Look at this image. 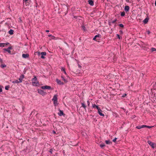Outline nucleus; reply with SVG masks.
Masks as SVG:
<instances>
[{
  "mask_svg": "<svg viewBox=\"0 0 156 156\" xmlns=\"http://www.w3.org/2000/svg\"><path fill=\"white\" fill-rule=\"evenodd\" d=\"M147 33L148 34H149L150 33V32L149 30H148L147 31Z\"/></svg>",
  "mask_w": 156,
  "mask_h": 156,
  "instance_id": "nucleus-47",
  "label": "nucleus"
},
{
  "mask_svg": "<svg viewBox=\"0 0 156 156\" xmlns=\"http://www.w3.org/2000/svg\"><path fill=\"white\" fill-rule=\"evenodd\" d=\"M13 32H14V31L13 30H12V29H10L9 31V33L10 35H12L13 34Z\"/></svg>",
  "mask_w": 156,
  "mask_h": 156,
  "instance_id": "nucleus-20",
  "label": "nucleus"
},
{
  "mask_svg": "<svg viewBox=\"0 0 156 156\" xmlns=\"http://www.w3.org/2000/svg\"><path fill=\"white\" fill-rule=\"evenodd\" d=\"M37 53V55H41V53L39 51H37L36 52Z\"/></svg>",
  "mask_w": 156,
  "mask_h": 156,
  "instance_id": "nucleus-43",
  "label": "nucleus"
},
{
  "mask_svg": "<svg viewBox=\"0 0 156 156\" xmlns=\"http://www.w3.org/2000/svg\"><path fill=\"white\" fill-rule=\"evenodd\" d=\"M24 77V75L23 74L22 75L20 76V78H19V82L21 83L22 82L23 79Z\"/></svg>",
  "mask_w": 156,
  "mask_h": 156,
  "instance_id": "nucleus-10",
  "label": "nucleus"
},
{
  "mask_svg": "<svg viewBox=\"0 0 156 156\" xmlns=\"http://www.w3.org/2000/svg\"><path fill=\"white\" fill-rule=\"evenodd\" d=\"M9 87H10L9 86V85H7V86H6L5 87V89L6 90H9Z\"/></svg>",
  "mask_w": 156,
  "mask_h": 156,
  "instance_id": "nucleus-29",
  "label": "nucleus"
},
{
  "mask_svg": "<svg viewBox=\"0 0 156 156\" xmlns=\"http://www.w3.org/2000/svg\"><path fill=\"white\" fill-rule=\"evenodd\" d=\"M151 50L152 52L154 51H156V48H151Z\"/></svg>",
  "mask_w": 156,
  "mask_h": 156,
  "instance_id": "nucleus-31",
  "label": "nucleus"
},
{
  "mask_svg": "<svg viewBox=\"0 0 156 156\" xmlns=\"http://www.w3.org/2000/svg\"><path fill=\"white\" fill-rule=\"evenodd\" d=\"M92 107L94 108H96L97 109L100 108L98 106L96 105L95 104L92 105Z\"/></svg>",
  "mask_w": 156,
  "mask_h": 156,
  "instance_id": "nucleus-21",
  "label": "nucleus"
},
{
  "mask_svg": "<svg viewBox=\"0 0 156 156\" xmlns=\"http://www.w3.org/2000/svg\"><path fill=\"white\" fill-rule=\"evenodd\" d=\"M48 37H51V39H54L55 38V36L52 35L51 34L48 35Z\"/></svg>",
  "mask_w": 156,
  "mask_h": 156,
  "instance_id": "nucleus-27",
  "label": "nucleus"
},
{
  "mask_svg": "<svg viewBox=\"0 0 156 156\" xmlns=\"http://www.w3.org/2000/svg\"><path fill=\"white\" fill-rule=\"evenodd\" d=\"M129 6H127V5H126L125 6V8H124V10L125 11L127 12H128V11H129Z\"/></svg>",
  "mask_w": 156,
  "mask_h": 156,
  "instance_id": "nucleus-14",
  "label": "nucleus"
},
{
  "mask_svg": "<svg viewBox=\"0 0 156 156\" xmlns=\"http://www.w3.org/2000/svg\"><path fill=\"white\" fill-rule=\"evenodd\" d=\"M87 103L88 105V106H89V105H90V102H89V101H87Z\"/></svg>",
  "mask_w": 156,
  "mask_h": 156,
  "instance_id": "nucleus-46",
  "label": "nucleus"
},
{
  "mask_svg": "<svg viewBox=\"0 0 156 156\" xmlns=\"http://www.w3.org/2000/svg\"><path fill=\"white\" fill-rule=\"evenodd\" d=\"M101 35L100 34H98V35H97L94 36V38L93 39V40L98 41V40L96 38L98 37L101 38Z\"/></svg>",
  "mask_w": 156,
  "mask_h": 156,
  "instance_id": "nucleus-5",
  "label": "nucleus"
},
{
  "mask_svg": "<svg viewBox=\"0 0 156 156\" xmlns=\"http://www.w3.org/2000/svg\"><path fill=\"white\" fill-rule=\"evenodd\" d=\"M57 100H58L57 95L56 94H55L53 98L52 99V101H56Z\"/></svg>",
  "mask_w": 156,
  "mask_h": 156,
  "instance_id": "nucleus-13",
  "label": "nucleus"
},
{
  "mask_svg": "<svg viewBox=\"0 0 156 156\" xmlns=\"http://www.w3.org/2000/svg\"><path fill=\"white\" fill-rule=\"evenodd\" d=\"M67 65H68V62H67Z\"/></svg>",
  "mask_w": 156,
  "mask_h": 156,
  "instance_id": "nucleus-54",
  "label": "nucleus"
},
{
  "mask_svg": "<svg viewBox=\"0 0 156 156\" xmlns=\"http://www.w3.org/2000/svg\"><path fill=\"white\" fill-rule=\"evenodd\" d=\"M0 62H1L2 63L3 62L2 59L0 58Z\"/></svg>",
  "mask_w": 156,
  "mask_h": 156,
  "instance_id": "nucleus-44",
  "label": "nucleus"
},
{
  "mask_svg": "<svg viewBox=\"0 0 156 156\" xmlns=\"http://www.w3.org/2000/svg\"><path fill=\"white\" fill-rule=\"evenodd\" d=\"M145 126V125H143L142 126H137L136 127V128L137 129H140L141 128H144Z\"/></svg>",
  "mask_w": 156,
  "mask_h": 156,
  "instance_id": "nucleus-15",
  "label": "nucleus"
},
{
  "mask_svg": "<svg viewBox=\"0 0 156 156\" xmlns=\"http://www.w3.org/2000/svg\"><path fill=\"white\" fill-rule=\"evenodd\" d=\"M0 66L2 68H4L6 67V65H5V64H2Z\"/></svg>",
  "mask_w": 156,
  "mask_h": 156,
  "instance_id": "nucleus-22",
  "label": "nucleus"
},
{
  "mask_svg": "<svg viewBox=\"0 0 156 156\" xmlns=\"http://www.w3.org/2000/svg\"><path fill=\"white\" fill-rule=\"evenodd\" d=\"M4 43V44H5V45H4V47L5 46H6V45H9L10 44L9 43H8V42H7L6 43Z\"/></svg>",
  "mask_w": 156,
  "mask_h": 156,
  "instance_id": "nucleus-36",
  "label": "nucleus"
},
{
  "mask_svg": "<svg viewBox=\"0 0 156 156\" xmlns=\"http://www.w3.org/2000/svg\"><path fill=\"white\" fill-rule=\"evenodd\" d=\"M105 142L106 144H108L112 143V142L110 140H106L105 141Z\"/></svg>",
  "mask_w": 156,
  "mask_h": 156,
  "instance_id": "nucleus-26",
  "label": "nucleus"
},
{
  "mask_svg": "<svg viewBox=\"0 0 156 156\" xmlns=\"http://www.w3.org/2000/svg\"><path fill=\"white\" fill-rule=\"evenodd\" d=\"M7 48L10 50L12 49V46L9 47Z\"/></svg>",
  "mask_w": 156,
  "mask_h": 156,
  "instance_id": "nucleus-40",
  "label": "nucleus"
},
{
  "mask_svg": "<svg viewBox=\"0 0 156 156\" xmlns=\"http://www.w3.org/2000/svg\"><path fill=\"white\" fill-rule=\"evenodd\" d=\"M41 58L43 59L45 58V57L44 56H45L46 55V53L45 52H41Z\"/></svg>",
  "mask_w": 156,
  "mask_h": 156,
  "instance_id": "nucleus-8",
  "label": "nucleus"
},
{
  "mask_svg": "<svg viewBox=\"0 0 156 156\" xmlns=\"http://www.w3.org/2000/svg\"><path fill=\"white\" fill-rule=\"evenodd\" d=\"M41 88L43 89L50 90L51 89V86L47 85L42 86L41 87Z\"/></svg>",
  "mask_w": 156,
  "mask_h": 156,
  "instance_id": "nucleus-3",
  "label": "nucleus"
},
{
  "mask_svg": "<svg viewBox=\"0 0 156 156\" xmlns=\"http://www.w3.org/2000/svg\"><path fill=\"white\" fill-rule=\"evenodd\" d=\"M61 71H63L64 72V73L65 74H66V75H67V73L66 72V71H65V69L64 68L62 67L61 69Z\"/></svg>",
  "mask_w": 156,
  "mask_h": 156,
  "instance_id": "nucleus-23",
  "label": "nucleus"
},
{
  "mask_svg": "<svg viewBox=\"0 0 156 156\" xmlns=\"http://www.w3.org/2000/svg\"><path fill=\"white\" fill-rule=\"evenodd\" d=\"M155 6H156V1H155Z\"/></svg>",
  "mask_w": 156,
  "mask_h": 156,
  "instance_id": "nucleus-51",
  "label": "nucleus"
},
{
  "mask_svg": "<svg viewBox=\"0 0 156 156\" xmlns=\"http://www.w3.org/2000/svg\"><path fill=\"white\" fill-rule=\"evenodd\" d=\"M52 149H50L49 151V152L50 153H51V154H52Z\"/></svg>",
  "mask_w": 156,
  "mask_h": 156,
  "instance_id": "nucleus-41",
  "label": "nucleus"
},
{
  "mask_svg": "<svg viewBox=\"0 0 156 156\" xmlns=\"http://www.w3.org/2000/svg\"><path fill=\"white\" fill-rule=\"evenodd\" d=\"M53 133H55V131H53Z\"/></svg>",
  "mask_w": 156,
  "mask_h": 156,
  "instance_id": "nucleus-52",
  "label": "nucleus"
},
{
  "mask_svg": "<svg viewBox=\"0 0 156 156\" xmlns=\"http://www.w3.org/2000/svg\"><path fill=\"white\" fill-rule=\"evenodd\" d=\"M82 28L83 30L84 31H85L87 30L86 29V27L84 26H82Z\"/></svg>",
  "mask_w": 156,
  "mask_h": 156,
  "instance_id": "nucleus-32",
  "label": "nucleus"
},
{
  "mask_svg": "<svg viewBox=\"0 0 156 156\" xmlns=\"http://www.w3.org/2000/svg\"><path fill=\"white\" fill-rule=\"evenodd\" d=\"M116 36L119 39H122V37H120L119 34H117Z\"/></svg>",
  "mask_w": 156,
  "mask_h": 156,
  "instance_id": "nucleus-34",
  "label": "nucleus"
},
{
  "mask_svg": "<svg viewBox=\"0 0 156 156\" xmlns=\"http://www.w3.org/2000/svg\"><path fill=\"white\" fill-rule=\"evenodd\" d=\"M100 146L102 148L105 146V145L104 144H100Z\"/></svg>",
  "mask_w": 156,
  "mask_h": 156,
  "instance_id": "nucleus-35",
  "label": "nucleus"
},
{
  "mask_svg": "<svg viewBox=\"0 0 156 156\" xmlns=\"http://www.w3.org/2000/svg\"><path fill=\"white\" fill-rule=\"evenodd\" d=\"M56 81L57 83L58 84L62 85L63 84V82H62L61 80H59L58 79H56Z\"/></svg>",
  "mask_w": 156,
  "mask_h": 156,
  "instance_id": "nucleus-12",
  "label": "nucleus"
},
{
  "mask_svg": "<svg viewBox=\"0 0 156 156\" xmlns=\"http://www.w3.org/2000/svg\"><path fill=\"white\" fill-rule=\"evenodd\" d=\"M125 13L124 12H121V16H125Z\"/></svg>",
  "mask_w": 156,
  "mask_h": 156,
  "instance_id": "nucleus-33",
  "label": "nucleus"
},
{
  "mask_svg": "<svg viewBox=\"0 0 156 156\" xmlns=\"http://www.w3.org/2000/svg\"><path fill=\"white\" fill-rule=\"evenodd\" d=\"M120 32L121 33V34H122L123 33V32L122 30H120Z\"/></svg>",
  "mask_w": 156,
  "mask_h": 156,
  "instance_id": "nucleus-50",
  "label": "nucleus"
},
{
  "mask_svg": "<svg viewBox=\"0 0 156 156\" xmlns=\"http://www.w3.org/2000/svg\"><path fill=\"white\" fill-rule=\"evenodd\" d=\"M126 95V94H125L124 95H123L122 96V97L124 98Z\"/></svg>",
  "mask_w": 156,
  "mask_h": 156,
  "instance_id": "nucleus-45",
  "label": "nucleus"
},
{
  "mask_svg": "<svg viewBox=\"0 0 156 156\" xmlns=\"http://www.w3.org/2000/svg\"><path fill=\"white\" fill-rule=\"evenodd\" d=\"M61 77L65 83H67V81L65 79L64 77H63V76L62 75Z\"/></svg>",
  "mask_w": 156,
  "mask_h": 156,
  "instance_id": "nucleus-28",
  "label": "nucleus"
},
{
  "mask_svg": "<svg viewBox=\"0 0 156 156\" xmlns=\"http://www.w3.org/2000/svg\"><path fill=\"white\" fill-rule=\"evenodd\" d=\"M20 83V82H19V81H18L17 80H15L12 82V83Z\"/></svg>",
  "mask_w": 156,
  "mask_h": 156,
  "instance_id": "nucleus-25",
  "label": "nucleus"
},
{
  "mask_svg": "<svg viewBox=\"0 0 156 156\" xmlns=\"http://www.w3.org/2000/svg\"><path fill=\"white\" fill-rule=\"evenodd\" d=\"M59 112L58 113V115L60 116H61L64 115V113L62 111L59 109Z\"/></svg>",
  "mask_w": 156,
  "mask_h": 156,
  "instance_id": "nucleus-11",
  "label": "nucleus"
},
{
  "mask_svg": "<svg viewBox=\"0 0 156 156\" xmlns=\"http://www.w3.org/2000/svg\"><path fill=\"white\" fill-rule=\"evenodd\" d=\"M46 32H49V30H46Z\"/></svg>",
  "mask_w": 156,
  "mask_h": 156,
  "instance_id": "nucleus-49",
  "label": "nucleus"
},
{
  "mask_svg": "<svg viewBox=\"0 0 156 156\" xmlns=\"http://www.w3.org/2000/svg\"><path fill=\"white\" fill-rule=\"evenodd\" d=\"M81 104L82 105V107H83V108H84V109L85 110H86V105L83 103H81Z\"/></svg>",
  "mask_w": 156,
  "mask_h": 156,
  "instance_id": "nucleus-24",
  "label": "nucleus"
},
{
  "mask_svg": "<svg viewBox=\"0 0 156 156\" xmlns=\"http://www.w3.org/2000/svg\"><path fill=\"white\" fill-rule=\"evenodd\" d=\"M89 4L91 6L94 5V2L92 0H89L88 1Z\"/></svg>",
  "mask_w": 156,
  "mask_h": 156,
  "instance_id": "nucleus-17",
  "label": "nucleus"
},
{
  "mask_svg": "<svg viewBox=\"0 0 156 156\" xmlns=\"http://www.w3.org/2000/svg\"><path fill=\"white\" fill-rule=\"evenodd\" d=\"M149 20V18L147 17L143 21L144 24H146L147 23Z\"/></svg>",
  "mask_w": 156,
  "mask_h": 156,
  "instance_id": "nucleus-18",
  "label": "nucleus"
},
{
  "mask_svg": "<svg viewBox=\"0 0 156 156\" xmlns=\"http://www.w3.org/2000/svg\"><path fill=\"white\" fill-rule=\"evenodd\" d=\"M3 50L6 51L8 52L10 54H11V51L7 48H4L3 49Z\"/></svg>",
  "mask_w": 156,
  "mask_h": 156,
  "instance_id": "nucleus-16",
  "label": "nucleus"
},
{
  "mask_svg": "<svg viewBox=\"0 0 156 156\" xmlns=\"http://www.w3.org/2000/svg\"><path fill=\"white\" fill-rule=\"evenodd\" d=\"M2 92V89L1 88H0V93Z\"/></svg>",
  "mask_w": 156,
  "mask_h": 156,
  "instance_id": "nucleus-48",
  "label": "nucleus"
},
{
  "mask_svg": "<svg viewBox=\"0 0 156 156\" xmlns=\"http://www.w3.org/2000/svg\"><path fill=\"white\" fill-rule=\"evenodd\" d=\"M80 66H80L79 65V67H80Z\"/></svg>",
  "mask_w": 156,
  "mask_h": 156,
  "instance_id": "nucleus-53",
  "label": "nucleus"
},
{
  "mask_svg": "<svg viewBox=\"0 0 156 156\" xmlns=\"http://www.w3.org/2000/svg\"><path fill=\"white\" fill-rule=\"evenodd\" d=\"M119 26L121 27H124V25L122 24H119Z\"/></svg>",
  "mask_w": 156,
  "mask_h": 156,
  "instance_id": "nucleus-37",
  "label": "nucleus"
},
{
  "mask_svg": "<svg viewBox=\"0 0 156 156\" xmlns=\"http://www.w3.org/2000/svg\"><path fill=\"white\" fill-rule=\"evenodd\" d=\"M22 57L23 58H29V55L28 54H22Z\"/></svg>",
  "mask_w": 156,
  "mask_h": 156,
  "instance_id": "nucleus-9",
  "label": "nucleus"
},
{
  "mask_svg": "<svg viewBox=\"0 0 156 156\" xmlns=\"http://www.w3.org/2000/svg\"><path fill=\"white\" fill-rule=\"evenodd\" d=\"M32 84L34 86H38L39 85V83L37 81V78L35 76H34V77L31 80Z\"/></svg>",
  "mask_w": 156,
  "mask_h": 156,
  "instance_id": "nucleus-1",
  "label": "nucleus"
},
{
  "mask_svg": "<svg viewBox=\"0 0 156 156\" xmlns=\"http://www.w3.org/2000/svg\"><path fill=\"white\" fill-rule=\"evenodd\" d=\"M37 91L38 93L43 96L45 95L46 94V92H44L43 90L41 89H38Z\"/></svg>",
  "mask_w": 156,
  "mask_h": 156,
  "instance_id": "nucleus-2",
  "label": "nucleus"
},
{
  "mask_svg": "<svg viewBox=\"0 0 156 156\" xmlns=\"http://www.w3.org/2000/svg\"><path fill=\"white\" fill-rule=\"evenodd\" d=\"M117 20V19H115V20H113L112 22V23H115V22Z\"/></svg>",
  "mask_w": 156,
  "mask_h": 156,
  "instance_id": "nucleus-38",
  "label": "nucleus"
},
{
  "mask_svg": "<svg viewBox=\"0 0 156 156\" xmlns=\"http://www.w3.org/2000/svg\"><path fill=\"white\" fill-rule=\"evenodd\" d=\"M145 126H145V127H147V128H149V129L151 128V127H152V126H146V125H145Z\"/></svg>",
  "mask_w": 156,
  "mask_h": 156,
  "instance_id": "nucleus-39",
  "label": "nucleus"
},
{
  "mask_svg": "<svg viewBox=\"0 0 156 156\" xmlns=\"http://www.w3.org/2000/svg\"><path fill=\"white\" fill-rule=\"evenodd\" d=\"M147 143L148 144L150 145L153 148H154V145H156L155 144H154V143L149 140H148L147 141Z\"/></svg>",
  "mask_w": 156,
  "mask_h": 156,
  "instance_id": "nucleus-4",
  "label": "nucleus"
},
{
  "mask_svg": "<svg viewBox=\"0 0 156 156\" xmlns=\"http://www.w3.org/2000/svg\"><path fill=\"white\" fill-rule=\"evenodd\" d=\"M117 139V138H116V137H115V138H114V139L113 140V142H115L116 141V140Z\"/></svg>",
  "mask_w": 156,
  "mask_h": 156,
  "instance_id": "nucleus-42",
  "label": "nucleus"
},
{
  "mask_svg": "<svg viewBox=\"0 0 156 156\" xmlns=\"http://www.w3.org/2000/svg\"><path fill=\"white\" fill-rule=\"evenodd\" d=\"M53 101V104L55 106H57L58 105V100H57L56 101Z\"/></svg>",
  "mask_w": 156,
  "mask_h": 156,
  "instance_id": "nucleus-19",
  "label": "nucleus"
},
{
  "mask_svg": "<svg viewBox=\"0 0 156 156\" xmlns=\"http://www.w3.org/2000/svg\"><path fill=\"white\" fill-rule=\"evenodd\" d=\"M98 113L100 115L103 116H105L104 114L102 113V111L101 110L100 108L98 109Z\"/></svg>",
  "mask_w": 156,
  "mask_h": 156,
  "instance_id": "nucleus-7",
  "label": "nucleus"
},
{
  "mask_svg": "<svg viewBox=\"0 0 156 156\" xmlns=\"http://www.w3.org/2000/svg\"><path fill=\"white\" fill-rule=\"evenodd\" d=\"M5 44L4 43H0V47H4Z\"/></svg>",
  "mask_w": 156,
  "mask_h": 156,
  "instance_id": "nucleus-30",
  "label": "nucleus"
},
{
  "mask_svg": "<svg viewBox=\"0 0 156 156\" xmlns=\"http://www.w3.org/2000/svg\"><path fill=\"white\" fill-rule=\"evenodd\" d=\"M28 1V0H23V5H25L26 6L28 5L29 2Z\"/></svg>",
  "mask_w": 156,
  "mask_h": 156,
  "instance_id": "nucleus-6",
  "label": "nucleus"
}]
</instances>
